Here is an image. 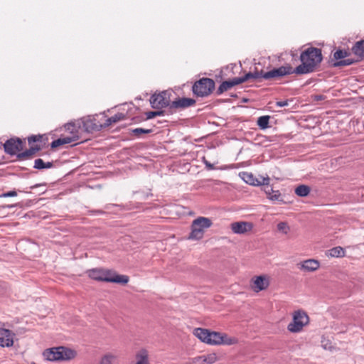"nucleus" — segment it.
I'll list each match as a JSON object with an SVG mask.
<instances>
[{"label": "nucleus", "instance_id": "obj_1", "mask_svg": "<svg viewBox=\"0 0 364 364\" xmlns=\"http://www.w3.org/2000/svg\"><path fill=\"white\" fill-rule=\"evenodd\" d=\"M321 50L314 47H310L304 50L300 55L301 64L294 69L298 75L313 73L322 61Z\"/></svg>", "mask_w": 364, "mask_h": 364}, {"label": "nucleus", "instance_id": "obj_2", "mask_svg": "<svg viewBox=\"0 0 364 364\" xmlns=\"http://www.w3.org/2000/svg\"><path fill=\"white\" fill-rule=\"evenodd\" d=\"M42 355L48 361H70L77 356V352L73 348L60 346L45 349Z\"/></svg>", "mask_w": 364, "mask_h": 364}, {"label": "nucleus", "instance_id": "obj_3", "mask_svg": "<svg viewBox=\"0 0 364 364\" xmlns=\"http://www.w3.org/2000/svg\"><path fill=\"white\" fill-rule=\"evenodd\" d=\"M90 278L100 282L126 284L129 278L127 275L118 274L115 271L102 268H95L87 271Z\"/></svg>", "mask_w": 364, "mask_h": 364}, {"label": "nucleus", "instance_id": "obj_4", "mask_svg": "<svg viewBox=\"0 0 364 364\" xmlns=\"http://www.w3.org/2000/svg\"><path fill=\"white\" fill-rule=\"evenodd\" d=\"M212 220L205 217H198L193 220L191 224V231L188 240H199L203 237L205 230L211 227Z\"/></svg>", "mask_w": 364, "mask_h": 364}, {"label": "nucleus", "instance_id": "obj_5", "mask_svg": "<svg viewBox=\"0 0 364 364\" xmlns=\"http://www.w3.org/2000/svg\"><path fill=\"white\" fill-rule=\"evenodd\" d=\"M309 323V317L302 310L295 311L292 314V321L288 324L287 330L291 333H299Z\"/></svg>", "mask_w": 364, "mask_h": 364}, {"label": "nucleus", "instance_id": "obj_6", "mask_svg": "<svg viewBox=\"0 0 364 364\" xmlns=\"http://www.w3.org/2000/svg\"><path fill=\"white\" fill-rule=\"evenodd\" d=\"M238 338L225 333L210 331L207 344L210 346H232L237 344Z\"/></svg>", "mask_w": 364, "mask_h": 364}, {"label": "nucleus", "instance_id": "obj_7", "mask_svg": "<svg viewBox=\"0 0 364 364\" xmlns=\"http://www.w3.org/2000/svg\"><path fill=\"white\" fill-rule=\"evenodd\" d=\"M253 73H258L259 75L257 77H252V79L262 77L265 80H277L284 76L295 73V72L294 69H293L290 65H286L278 68H274L268 72L263 73L262 71H255Z\"/></svg>", "mask_w": 364, "mask_h": 364}, {"label": "nucleus", "instance_id": "obj_8", "mask_svg": "<svg viewBox=\"0 0 364 364\" xmlns=\"http://www.w3.org/2000/svg\"><path fill=\"white\" fill-rule=\"evenodd\" d=\"M271 284V276L267 274L254 275L250 279V288L255 293L268 289Z\"/></svg>", "mask_w": 364, "mask_h": 364}, {"label": "nucleus", "instance_id": "obj_9", "mask_svg": "<svg viewBox=\"0 0 364 364\" xmlns=\"http://www.w3.org/2000/svg\"><path fill=\"white\" fill-rule=\"evenodd\" d=\"M214 88V81L212 79L204 77L194 83L193 92L198 97H204L209 95Z\"/></svg>", "mask_w": 364, "mask_h": 364}, {"label": "nucleus", "instance_id": "obj_10", "mask_svg": "<svg viewBox=\"0 0 364 364\" xmlns=\"http://www.w3.org/2000/svg\"><path fill=\"white\" fill-rule=\"evenodd\" d=\"M259 75L258 73H252V72H250L245 74L243 77H235L231 80L224 81L220 84V85L218 88L217 93L218 95H220L224 92L230 90L233 86L241 84L247 80H249L252 79V77H257Z\"/></svg>", "mask_w": 364, "mask_h": 364}, {"label": "nucleus", "instance_id": "obj_11", "mask_svg": "<svg viewBox=\"0 0 364 364\" xmlns=\"http://www.w3.org/2000/svg\"><path fill=\"white\" fill-rule=\"evenodd\" d=\"M83 129L87 132L100 131L105 128L103 119H98L95 117H87L82 120Z\"/></svg>", "mask_w": 364, "mask_h": 364}, {"label": "nucleus", "instance_id": "obj_12", "mask_svg": "<svg viewBox=\"0 0 364 364\" xmlns=\"http://www.w3.org/2000/svg\"><path fill=\"white\" fill-rule=\"evenodd\" d=\"M150 103L154 109H161L168 106L171 105L169 93L167 91H163L152 95L150 98Z\"/></svg>", "mask_w": 364, "mask_h": 364}, {"label": "nucleus", "instance_id": "obj_13", "mask_svg": "<svg viewBox=\"0 0 364 364\" xmlns=\"http://www.w3.org/2000/svg\"><path fill=\"white\" fill-rule=\"evenodd\" d=\"M220 360L216 352H210L189 359L188 364H214Z\"/></svg>", "mask_w": 364, "mask_h": 364}, {"label": "nucleus", "instance_id": "obj_14", "mask_svg": "<svg viewBox=\"0 0 364 364\" xmlns=\"http://www.w3.org/2000/svg\"><path fill=\"white\" fill-rule=\"evenodd\" d=\"M240 176L245 183L254 186L268 185L270 181V178L268 176L266 177L260 176L259 178H257L252 173L247 171L240 173Z\"/></svg>", "mask_w": 364, "mask_h": 364}, {"label": "nucleus", "instance_id": "obj_15", "mask_svg": "<svg viewBox=\"0 0 364 364\" xmlns=\"http://www.w3.org/2000/svg\"><path fill=\"white\" fill-rule=\"evenodd\" d=\"M5 151L11 155V156H18L20 157L23 155V153H21L22 149V141L20 139H10L7 140L4 144Z\"/></svg>", "mask_w": 364, "mask_h": 364}, {"label": "nucleus", "instance_id": "obj_16", "mask_svg": "<svg viewBox=\"0 0 364 364\" xmlns=\"http://www.w3.org/2000/svg\"><path fill=\"white\" fill-rule=\"evenodd\" d=\"M65 127L68 130L72 131L73 135L71 136H62L56 140H54L51 143V147L53 149H55L61 145L75 142L79 139V136L73 132L75 127L74 124L69 123Z\"/></svg>", "mask_w": 364, "mask_h": 364}, {"label": "nucleus", "instance_id": "obj_17", "mask_svg": "<svg viewBox=\"0 0 364 364\" xmlns=\"http://www.w3.org/2000/svg\"><path fill=\"white\" fill-rule=\"evenodd\" d=\"M349 52L345 50H338L333 54V58L336 60H340L333 63L334 67H341L350 65L353 64L355 60H351L350 58L343 59L349 55ZM358 61V60H356Z\"/></svg>", "mask_w": 364, "mask_h": 364}, {"label": "nucleus", "instance_id": "obj_18", "mask_svg": "<svg viewBox=\"0 0 364 364\" xmlns=\"http://www.w3.org/2000/svg\"><path fill=\"white\" fill-rule=\"evenodd\" d=\"M231 230L235 234H245L253 228L251 223L245 221L234 222L230 225Z\"/></svg>", "mask_w": 364, "mask_h": 364}, {"label": "nucleus", "instance_id": "obj_19", "mask_svg": "<svg viewBox=\"0 0 364 364\" xmlns=\"http://www.w3.org/2000/svg\"><path fill=\"white\" fill-rule=\"evenodd\" d=\"M298 266L301 271L312 272L319 269L320 262L315 259H308L301 262Z\"/></svg>", "mask_w": 364, "mask_h": 364}, {"label": "nucleus", "instance_id": "obj_20", "mask_svg": "<svg viewBox=\"0 0 364 364\" xmlns=\"http://www.w3.org/2000/svg\"><path fill=\"white\" fill-rule=\"evenodd\" d=\"M14 335L11 331L0 327V346L9 347L14 343Z\"/></svg>", "mask_w": 364, "mask_h": 364}, {"label": "nucleus", "instance_id": "obj_21", "mask_svg": "<svg viewBox=\"0 0 364 364\" xmlns=\"http://www.w3.org/2000/svg\"><path fill=\"white\" fill-rule=\"evenodd\" d=\"M195 103L196 100L193 99L182 97L173 101L170 105V107L175 109H184L193 106Z\"/></svg>", "mask_w": 364, "mask_h": 364}, {"label": "nucleus", "instance_id": "obj_22", "mask_svg": "<svg viewBox=\"0 0 364 364\" xmlns=\"http://www.w3.org/2000/svg\"><path fill=\"white\" fill-rule=\"evenodd\" d=\"M41 139V136L35 135L28 138V144L30 145V149L24 151V157L31 156L38 152L41 147L38 145H34L35 142L39 141Z\"/></svg>", "mask_w": 364, "mask_h": 364}, {"label": "nucleus", "instance_id": "obj_23", "mask_svg": "<svg viewBox=\"0 0 364 364\" xmlns=\"http://www.w3.org/2000/svg\"><path fill=\"white\" fill-rule=\"evenodd\" d=\"M135 359V364H150L149 352L145 348H141L136 353Z\"/></svg>", "mask_w": 364, "mask_h": 364}, {"label": "nucleus", "instance_id": "obj_24", "mask_svg": "<svg viewBox=\"0 0 364 364\" xmlns=\"http://www.w3.org/2000/svg\"><path fill=\"white\" fill-rule=\"evenodd\" d=\"M262 190L267 195V198L272 201H281V193L279 191H274L273 188L268 185H262Z\"/></svg>", "mask_w": 364, "mask_h": 364}, {"label": "nucleus", "instance_id": "obj_25", "mask_svg": "<svg viewBox=\"0 0 364 364\" xmlns=\"http://www.w3.org/2000/svg\"><path fill=\"white\" fill-rule=\"evenodd\" d=\"M210 330L203 328H196L193 331V334L201 342L207 344Z\"/></svg>", "mask_w": 364, "mask_h": 364}, {"label": "nucleus", "instance_id": "obj_26", "mask_svg": "<svg viewBox=\"0 0 364 364\" xmlns=\"http://www.w3.org/2000/svg\"><path fill=\"white\" fill-rule=\"evenodd\" d=\"M102 119H103V122H104L105 128V127H108L111 126L113 124H116L120 121L125 119L126 114L119 112V113L115 114L114 116H112L109 118L105 119V118L102 117Z\"/></svg>", "mask_w": 364, "mask_h": 364}, {"label": "nucleus", "instance_id": "obj_27", "mask_svg": "<svg viewBox=\"0 0 364 364\" xmlns=\"http://www.w3.org/2000/svg\"><path fill=\"white\" fill-rule=\"evenodd\" d=\"M117 360V356L112 353H107L102 355L99 360V364H114Z\"/></svg>", "mask_w": 364, "mask_h": 364}, {"label": "nucleus", "instance_id": "obj_28", "mask_svg": "<svg viewBox=\"0 0 364 364\" xmlns=\"http://www.w3.org/2000/svg\"><path fill=\"white\" fill-rule=\"evenodd\" d=\"M346 255L345 250L340 247H335L328 251L327 256L331 257H343Z\"/></svg>", "mask_w": 364, "mask_h": 364}, {"label": "nucleus", "instance_id": "obj_29", "mask_svg": "<svg viewBox=\"0 0 364 364\" xmlns=\"http://www.w3.org/2000/svg\"><path fill=\"white\" fill-rule=\"evenodd\" d=\"M352 51L356 56L364 58V40L357 42L352 48Z\"/></svg>", "mask_w": 364, "mask_h": 364}, {"label": "nucleus", "instance_id": "obj_30", "mask_svg": "<svg viewBox=\"0 0 364 364\" xmlns=\"http://www.w3.org/2000/svg\"><path fill=\"white\" fill-rule=\"evenodd\" d=\"M53 166L52 162H44L43 159H38L35 160L34 168L37 169L50 168Z\"/></svg>", "mask_w": 364, "mask_h": 364}, {"label": "nucleus", "instance_id": "obj_31", "mask_svg": "<svg viewBox=\"0 0 364 364\" xmlns=\"http://www.w3.org/2000/svg\"><path fill=\"white\" fill-rule=\"evenodd\" d=\"M310 188L306 185H300L295 189V193L301 197H304L309 195Z\"/></svg>", "mask_w": 364, "mask_h": 364}, {"label": "nucleus", "instance_id": "obj_32", "mask_svg": "<svg viewBox=\"0 0 364 364\" xmlns=\"http://www.w3.org/2000/svg\"><path fill=\"white\" fill-rule=\"evenodd\" d=\"M270 117L268 115L259 117L257 119V125L262 129H265L269 127Z\"/></svg>", "mask_w": 364, "mask_h": 364}, {"label": "nucleus", "instance_id": "obj_33", "mask_svg": "<svg viewBox=\"0 0 364 364\" xmlns=\"http://www.w3.org/2000/svg\"><path fill=\"white\" fill-rule=\"evenodd\" d=\"M277 230L283 234H288L290 231V227L286 222H280L277 224Z\"/></svg>", "mask_w": 364, "mask_h": 364}, {"label": "nucleus", "instance_id": "obj_34", "mask_svg": "<svg viewBox=\"0 0 364 364\" xmlns=\"http://www.w3.org/2000/svg\"><path fill=\"white\" fill-rule=\"evenodd\" d=\"M152 132L150 129L136 128L132 130V133L136 136H140L142 134H149Z\"/></svg>", "mask_w": 364, "mask_h": 364}, {"label": "nucleus", "instance_id": "obj_35", "mask_svg": "<svg viewBox=\"0 0 364 364\" xmlns=\"http://www.w3.org/2000/svg\"><path fill=\"white\" fill-rule=\"evenodd\" d=\"M164 114L163 111H151L146 113L147 119H152L157 116H161Z\"/></svg>", "mask_w": 364, "mask_h": 364}, {"label": "nucleus", "instance_id": "obj_36", "mask_svg": "<svg viewBox=\"0 0 364 364\" xmlns=\"http://www.w3.org/2000/svg\"><path fill=\"white\" fill-rule=\"evenodd\" d=\"M277 105L280 107H285L288 105V102L287 100L279 101L277 102Z\"/></svg>", "mask_w": 364, "mask_h": 364}, {"label": "nucleus", "instance_id": "obj_37", "mask_svg": "<svg viewBox=\"0 0 364 364\" xmlns=\"http://www.w3.org/2000/svg\"><path fill=\"white\" fill-rule=\"evenodd\" d=\"M16 195V193L15 191H9L6 193H4V197H11V196H15Z\"/></svg>", "mask_w": 364, "mask_h": 364}, {"label": "nucleus", "instance_id": "obj_38", "mask_svg": "<svg viewBox=\"0 0 364 364\" xmlns=\"http://www.w3.org/2000/svg\"><path fill=\"white\" fill-rule=\"evenodd\" d=\"M205 165L210 169L213 168V166L208 163V161H205Z\"/></svg>", "mask_w": 364, "mask_h": 364}, {"label": "nucleus", "instance_id": "obj_39", "mask_svg": "<svg viewBox=\"0 0 364 364\" xmlns=\"http://www.w3.org/2000/svg\"><path fill=\"white\" fill-rule=\"evenodd\" d=\"M37 186H38V185H35V186H34V187H37ZM31 188H33V186H32Z\"/></svg>", "mask_w": 364, "mask_h": 364}, {"label": "nucleus", "instance_id": "obj_40", "mask_svg": "<svg viewBox=\"0 0 364 364\" xmlns=\"http://www.w3.org/2000/svg\"><path fill=\"white\" fill-rule=\"evenodd\" d=\"M33 364H35V363H33Z\"/></svg>", "mask_w": 364, "mask_h": 364}]
</instances>
